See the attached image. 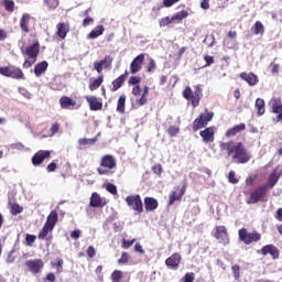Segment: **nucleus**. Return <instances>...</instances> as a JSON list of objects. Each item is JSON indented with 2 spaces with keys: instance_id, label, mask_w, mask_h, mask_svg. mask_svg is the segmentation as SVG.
I'll list each match as a JSON object with an SVG mask.
<instances>
[{
  "instance_id": "nucleus-24",
  "label": "nucleus",
  "mask_w": 282,
  "mask_h": 282,
  "mask_svg": "<svg viewBox=\"0 0 282 282\" xmlns=\"http://www.w3.org/2000/svg\"><path fill=\"white\" fill-rule=\"evenodd\" d=\"M76 100L68 96H62L59 98V107L62 109H78Z\"/></svg>"
},
{
  "instance_id": "nucleus-14",
  "label": "nucleus",
  "mask_w": 282,
  "mask_h": 282,
  "mask_svg": "<svg viewBox=\"0 0 282 282\" xmlns=\"http://www.w3.org/2000/svg\"><path fill=\"white\" fill-rule=\"evenodd\" d=\"M53 231L54 229L44 225L37 235V239L45 241L46 248L52 246V239H54V235H52Z\"/></svg>"
},
{
  "instance_id": "nucleus-61",
  "label": "nucleus",
  "mask_w": 282,
  "mask_h": 282,
  "mask_svg": "<svg viewBox=\"0 0 282 282\" xmlns=\"http://www.w3.org/2000/svg\"><path fill=\"white\" fill-rule=\"evenodd\" d=\"M204 61L206 62L204 67H210V65L215 64V57H213L210 55H205Z\"/></svg>"
},
{
  "instance_id": "nucleus-48",
  "label": "nucleus",
  "mask_w": 282,
  "mask_h": 282,
  "mask_svg": "<svg viewBox=\"0 0 282 282\" xmlns=\"http://www.w3.org/2000/svg\"><path fill=\"white\" fill-rule=\"evenodd\" d=\"M106 191L111 195H118V187L113 183H107Z\"/></svg>"
},
{
  "instance_id": "nucleus-10",
  "label": "nucleus",
  "mask_w": 282,
  "mask_h": 282,
  "mask_svg": "<svg viewBox=\"0 0 282 282\" xmlns=\"http://www.w3.org/2000/svg\"><path fill=\"white\" fill-rule=\"evenodd\" d=\"M187 184L185 183L182 187L176 186L169 195L167 206H173L175 202H182L184 195H186Z\"/></svg>"
},
{
  "instance_id": "nucleus-7",
  "label": "nucleus",
  "mask_w": 282,
  "mask_h": 282,
  "mask_svg": "<svg viewBox=\"0 0 282 282\" xmlns=\"http://www.w3.org/2000/svg\"><path fill=\"white\" fill-rule=\"evenodd\" d=\"M239 241H242L245 246H250V243H257L261 241V234L259 231L248 232L247 228H241L238 230Z\"/></svg>"
},
{
  "instance_id": "nucleus-31",
  "label": "nucleus",
  "mask_w": 282,
  "mask_h": 282,
  "mask_svg": "<svg viewBox=\"0 0 282 282\" xmlns=\"http://www.w3.org/2000/svg\"><path fill=\"white\" fill-rule=\"evenodd\" d=\"M241 131H246V123H239L234 126L232 128H229L225 135L226 138H235L238 133H241Z\"/></svg>"
},
{
  "instance_id": "nucleus-32",
  "label": "nucleus",
  "mask_w": 282,
  "mask_h": 282,
  "mask_svg": "<svg viewBox=\"0 0 282 282\" xmlns=\"http://www.w3.org/2000/svg\"><path fill=\"white\" fill-rule=\"evenodd\" d=\"M47 67H50V64L47 61L40 62L34 67V74L39 78L40 76H43L45 72H47Z\"/></svg>"
},
{
  "instance_id": "nucleus-18",
  "label": "nucleus",
  "mask_w": 282,
  "mask_h": 282,
  "mask_svg": "<svg viewBox=\"0 0 282 282\" xmlns=\"http://www.w3.org/2000/svg\"><path fill=\"white\" fill-rule=\"evenodd\" d=\"M89 206L93 208H105L107 206V198H102L100 194L94 192L90 196Z\"/></svg>"
},
{
  "instance_id": "nucleus-19",
  "label": "nucleus",
  "mask_w": 282,
  "mask_h": 282,
  "mask_svg": "<svg viewBox=\"0 0 282 282\" xmlns=\"http://www.w3.org/2000/svg\"><path fill=\"white\" fill-rule=\"evenodd\" d=\"M144 65V53L139 54L130 64V74H138Z\"/></svg>"
},
{
  "instance_id": "nucleus-47",
  "label": "nucleus",
  "mask_w": 282,
  "mask_h": 282,
  "mask_svg": "<svg viewBox=\"0 0 282 282\" xmlns=\"http://www.w3.org/2000/svg\"><path fill=\"white\" fill-rule=\"evenodd\" d=\"M156 68H158V64H155V59H153V57H150L147 66L148 74L155 72Z\"/></svg>"
},
{
  "instance_id": "nucleus-51",
  "label": "nucleus",
  "mask_w": 282,
  "mask_h": 282,
  "mask_svg": "<svg viewBox=\"0 0 282 282\" xmlns=\"http://www.w3.org/2000/svg\"><path fill=\"white\" fill-rule=\"evenodd\" d=\"M35 241H36V236L26 234V236H25L26 246L32 247V246H34Z\"/></svg>"
},
{
  "instance_id": "nucleus-55",
  "label": "nucleus",
  "mask_w": 282,
  "mask_h": 282,
  "mask_svg": "<svg viewBox=\"0 0 282 282\" xmlns=\"http://www.w3.org/2000/svg\"><path fill=\"white\" fill-rule=\"evenodd\" d=\"M140 83H142V78L140 76H132L129 78L128 80V85H140Z\"/></svg>"
},
{
  "instance_id": "nucleus-16",
  "label": "nucleus",
  "mask_w": 282,
  "mask_h": 282,
  "mask_svg": "<svg viewBox=\"0 0 282 282\" xmlns=\"http://www.w3.org/2000/svg\"><path fill=\"white\" fill-rule=\"evenodd\" d=\"M281 176H282V169L276 166L270 173V175L267 180V186L269 188H274V186H276V183L279 182V180H281Z\"/></svg>"
},
{
  "instance_id": "nucleus-46",
  "label": "nucleus",
  "mask_w": 282,
  "mask_h": 282,
  "mask_svg": "<svg viewBox=\"0 0 282 282\" xmlns=\"http://www.w3.org/2000/svg\"><path fill=\"white\" fill-rule=\"evenodd\" d=\"M171 23H175L173 17H165L159 21L160 28H166V25H171Z\"/></svg>"
},
{
  "instance_id": "nucleus-56",
  "label": "nucleus",
  "mask_w": 282,
  "mask_h": 282,
  "mask_svg": "<svg viewBox=\"0 0 282 282\" xmlns=\"http://www.w3.org/2000/svg\"><path fill=\"white\" fill-rule=\"evenodd\" d=\"M34 63H36V59L28 57V59L24 61L22 67L24 69H30V67H32Z\"/></svg>"
},
{
  "instance_id": "nucleus-59",
  "label": "nucleus",
  "mask_w": 282,
  "mask_h": 282,
  "mask_svg": "<svg viewBox=\"0 0 282 282\" xmlns=\"http://www.w3.org/2000/svg\"><path fill=\"white\" fill-rule=\"evenodd\" d=\"M46 6L48 10H56L58 8V0H47Z\"/></svg>"
},
{
  "instance_id": "nucleus-44",
  "label": "nucleus",
  "mask_w": 282,
  "mask_h": 282,
  "mask_svg": "<svg viewBox=\"0 0 282 282\" xmlns=\"http://www.w3.org/2000/svg\"><path fill=\"white\" fill-rule=\"evenodd\" d=\"M89 10L91 9H88L84 12V17H86L83 21V28H87L89 25H91V23H94V18L89 17Z\"/></svg>"
},
{
  "instance_id": "nucleus-26",
  "label": "nucleus",
  "mask_w": 282,
  "mask_h": 282,
  "mask_svg": "<svg viewBox=\"0 0 282 282\" xmlns=\"http://www.w3.org/2000/svg\"><path fill=\"white\" fill-rule=\"evenodd\" d=\"M261 254L264 257L270 254L272 259H279L280 252L279 248H276L274 245H267L261 248Z\"/></svg>"
},
{
  "instance_id": "nucleus-54",
  "label": "nucleus",
  "mask_w": 282,
  "mask_h": 282,
  "mask_svg": "<svg viewBox=\"0 0 282 282\" xmlns=\"http://www.w3.org/2000/svg\"><path fill=\"white\" fill-rule=\"evenodd\" d=\"M50 131H51V138H52L53 135H56V133H58V131H61V123H58V122L53 123V124L51 126Z\"/></svg>"
},
{
  "instance_id": "nucleus-23",
  "label": "nucleus",
  "mask_w": 282,
  "mask_h": 282,
  "mask_svg": "<svg viewBox=\"0 0 282 282\" xmlns=\"http://www.w3.org/2000/svg\"><path fill=\"white\" fill-rule=\"evenodd\" d=\"M86 102L89 105L90 111H100L102 109V100L96 96H86Z\"/></svg>"
},
{
  "instance_id": "nucleus-4",
  "label": "nucleus",
  "mask_w": 282,
  "mask_h": 282,
  "mask_svg": "<svg viewBox=\"0 0 282 282\" xmlns=\"http://www.w3.org/2000/svg\"><path fill=\"white\" fill-rule=\"evenodd\" d=\"M215 118V112L208 111L206 109L203 113H200L192 124V129L195 132L199 131V129H204L208 126V122H210Z\"/></svg>"
},
{
  "instance_id": "nucleus-1",
  "label": "nucleus",
  "mask_w": 282,
  "mask_h": 282,
  "mask_svg": "<svg viewBox=\"0 0 282 282\" xmlns=\"http://www.w3.org/2000/svg\"><path fill=\"white\" fill-rule=\"evenodd\" d=\"M219 149L220 151H226L228 158L237 160L238 164H248L250 162V153L241 142H235L232 140L228 142L220 141Z\"/></svg>"
},
{
  "instance_id": "nucleus-15",
  "label": "nucleus",
  "mask_w": 282,
  "mask_h": 282,
  "mask_svg": "<svg viewBox=\"0 0 282 282\" xmlns=\"http://www.w3.org/2000/svg\"><path fill=\"white\" fill-rule=\"evenodd\" d=\"M22 54L28 56V58H33L37 61L39 54H41V44L39 42H35L31 45H28L25 50H22Z\"/></svg>"
},
{
  "instance_id": "nucleus-29",
  "label": "nucleus",
  "mask_w": 282,
  "mask_h": 282,
  "mask_svg": "<svg viewBox=\"0 0 282 282\" xmlns=\"http://www.w3.org/2000/svg\"><path fill=\"white\" fill-rule=\"evenodd\" d=\"M30 21H32V15L30 13H23L20 19V28L25 34L30 32Z\"/></svg>"
},
{
  "instance_id": "nucleus-21",
  "label": "nucleus",
  "mask_w": 282,
  "mask_h": 282,
  "mask_svg": "<svg viewBox=\"0 0 282 282\" xmlns=\"http://www.w3.org/2000/svg\"><path fill=\"white\" fill-rule=\"evenodd\" d=\"M55 34L56 36H58L61 41H65V39H67V34H69V23L67 22L57 23Z\"/></svg>"
},
{
  "instance_id": "nucleus-9",
  "label": "nucleus",
  "mask_w": 282,
  "mask_h": 282,
  "mask_svg": "<svg viewBox=\"0 0 282 282\" xmlns=\"http://www.w3.org/2000/svg\"><path fill=\"white\" fill-rule=\"evenodd\" d=\"M213 237L223 246H228V243H230V237L228 236L226 226H216L213 230Z\"/></svg>"
},
{
  "instance_id": "nucleus-41",
  "label": "nucleus",
  "mask_w": 282,
  "mask_h": 282,
  "mask_svg": "<svg viewBox=\"0 0 282 282\" xmlns=\"http://www.w3.org/2000/svg\"><path fill=\"white\" fill-rule=\"evenodd\" d=\"M123 276H124V273H122V271L115 270L111 273L110 279H111L112 282H122Z\"/></svg>"
},
{
  "instance_id": "nucleus-57",
  "label": "nucleus",
  "mask_w": 282,
  "mask_h": 282,
  "mask_svg": "<svg viewBox=\"0 0 282 282\" xmlns=\"http://www.w3.org/2000/svg\"><path fill=\"white\" fill-rule=\"evenodd\" d=\"M56 162H58V160L51 162V163L46 166L47 173H54V171H56V169H58V164H57Z\"/></svg>"
},
{
  "instance_id": "nucleus-40",
  "label": "nucleus",
  "mask_w": 282,
  "mask_h": 282,
  "mask_svg": "<svg viewBox=\"0 0 282 282\" xmlns=\"http://www.w3.org/2000/svg\"><path fill=\"white\" fill-rule=\"evenodd\" d=\"M252 30H253V34H256V35L265 34V26H263V23H261V21H257L253 24Z\"/></svg>"
},
{
  "instance_id": "nucleus-6",
  "label": "nucleus",
  "mask_w": 282,
  "mask_h": 282,
  "mask_svg": "<svg viewBox=\"0 0 282 282\" xmlns=\"http://www.w3.org/2000/svg\"><path fill=\"white\" fill-rule=\"evenodd\" d=\"M259 202H268V186L260 185L250 193L247 204H259Z\"/></svg>"
},
{
  "instance_id": "nucleus-37",
  "label": "nucleus",
  "mask_w": 282,
  "mask_h": 282,
  "mask_svg": "<svg viewBox=\"0 0 282 282\" xmlns=\"http://www.w3.org/2000/svg\"><path fill=\"white\" fill-rule=\"evenodd\" d=\"M104 82H105V76L100 75L97 79H94L93 82L89 83L88 89L90 91H96V89H98Z\"/></svg>"
},
{
  "instance_id": "nucleus-13",
  "label": "nucleus",
  "mask_w": 282,
  "mask_h": 282,
  "mask_svg": "<svg viewBox=\"0 0 282 282\" xmlns=\"http://www.w3.org/2000/svg\"><path fill=\"white\" fill-rule=\"evenodd\" d=\"M52 156V151L39 150L31 159L33 166H41L45 160H50Z\"/></svg>"
},
{
  "instance_id": "nucleus-12",
  "label": "nucleus",
  "mask_w": 282,
  "mask_h": 282,
  "mask_svg": "<svg viewBox=\"0 0 282 282\" xmlns=\"http://www.w3.org/2000/svg\"><path fill=\"white\" fill-rule=\"evenodd\" d=\"M25 265L32 274H41L43 268H45V262L42 259L28 260Z\"/></svg>"
},
{
  "instance_id": "nucleus-63",
  "label": "nucleus",
  "mask_w": 282,
  "mask_h": 282,
  "mask_svg": "<svg viewBox=\"0 0 282 282\" xmlns=\"http://www.w3.org/2000/svg\"><path fill=\"white\" fill-rule=\"evenodd\" d=\"M63 259L57 260V262L55 263L57 274H61L63 272Z\"/></svg>"
},
{
  "instance_id": "nucleus-38",
  "label": "nucleus",
  "mask_w": 282,
  "mask_h": 282,
  "mask_svg": "<svg viewBox=\"0 0 282 282\" xmlns=\"http://www.w3.org/2000/svg\"><path fill=\"white\" fill-rule=\"evenodd\" d=\"M186 18H188V11L182 10L172 15V21H174V23H182Z\"/></svg>"
},
{
  "instance_id": "nucleus-5",
  "label": "nucleus",
  "mask_w": 282,
  "mask_h": 282,
  "mask_svg": "<svg viewBox=\"0 0 282 282\" xmlns=\"http://www.w3.org/2000/svg\"><path fill=\"white\" fill-rule=\"evenodd\" d=\"M100 166L97 169L98 175H108L109 171L116 169L118 164L116 163V156L111 154H105L101 158Z\"/></svg>"
},
{
  "instance_id": "nucleus-52",
  "label": "nucleus",
  "mask_w": 282,
  "mask_h": 282,
  "mask_svg": "<svg viewBox=\"0 0 282 282\" xmlns=\"http://www.w3.org/2000/svg\"><path fill=\"white\" fill-rule=\"evenodd\" d=\"M162 164L158 163L155 165L152 166V173H154V175H158L159 177L162 176Z\"/></svg>"
},
{
  "instance_id": "nucleus-30",
  "label": "nucleus",
  "mask_w": 282,
  "mask_h": 282,
  "mask_svg": "<svg viewBox=\"0 0 282 282\" xmlns=\"http://www.w3.org/2000/svg\"><path fill=\"white\" fill-rule=\"evenodd\" d=\"M240 78L246 80L250 87H254L259 83V77L254 73H241Z\"/></svg>"
},
{
  "instance_id": "nucleus-60",
  "label": "nucleus",
  "mask_w": 282,
  "mask_h": 282,
  "mask_svg": "<svg viewBox=\"0 0 282 282\" xmlns=\"http://www.w3.org/2000/svg\"><path fill=\"white\" fill-rule=\"evenodd\" d=\"M86 254L88 259H94V257H96V248H94V246H89L86 250Z\"/></svg>"
},
{
  "instance_id": "nucleus-58",
  "label": "nucleus",
  "mask_w": 282,
  "mask_h": 282,
  "mask_svg": "<svg viewBox=\"0 0 282 282\" xmlns=\"http://www.w3.org/2000/svg\"><path fill=\"white\" fill-rule=\"evenodd\" d=\"M204 43L207 44V47H213L215 45V36L214 35H206Z\"/></svg>"
},
{
  "instance_id": "nucleus-20",
  "label": "nucleus",
  "mask_w": 282,
  "mask_h": 282,
  "mask_svg": "<svg viewBox=\"0 0 282 282\" xmlns=\"http://www.w3.org/2000/svg\"><path fill=\"white\" fill-rule=\"evenodd\" d=\"M199 135L205 144L215 142V127L205 128L199 132Z\"/></svg>"
},
{
  "instance_id": "nucleus-43",
  "label": "nucleus",
  "mask_w": 282,
  "mask_h": 282,
  "mask_svg": "<svg viewBox=\"0 0 282 282\" xmlns=\"http://www.w3.org/2000/svg\"><path fill=\"white\" fill-rule=\"evenodd\" d=\"M95 142H98L97 138H93V139L83 138L78 140L79 147L93 145Z\"/></svg>"
},
{
  "instance_id": "nucleus-3",
  "label": "nucleus",
  "mask_w": 282,
  "mask_h": 282,
  "mask_svg": "<svg viewBox=\"0 0 282 282\" xmlns=\"http://www.w3.org/2000/svg\"><path fill=\"white\" fill-rule=\"evenodd\" d=\"M202 96L204 94L202 93V87L199 85L195 86V91L193 93V89L191 87H186L183 91V97L185 100H189L192 107H199V101L202 100Z\"/></svg>"
},
{
  "instance_id": "nucleus-39",
  "label": "nucleus",
  "mask_w": 282,
  "mask_h": 282,
  "mask_svg": "<svg viewBox=\"0 0 282 282\" xmlns=\"http://www.w3.org/2000/svg\"><path fill=\"white\" fill-rule=\"evenodd\" d=\"M9 209L13 216L21 215V213H23V207L18 203L9 202Z\"/></svg>"
},
{
  "instance_id": "nucleus-27",
  "label": "nucleus",
  "mask_w": 282,
  "mask_h": 282,
  "mask_svg": "<svg viewBox=\"0 0 282 282\" xmlns=\"http://www.w3.org/2000/svg\"><path fill=\"white\" fill-rule=\"evenodd\" d=\"M160 206V203L154 197L147 196L144 198V208L147 213H153Z\"/></svg>"
},
{
  "instance_id": "nucleus-2",
  "label": "nucleus",
  "mask_w": 282,
  "mask_h": 282,
  "mask_svg": "<svg viewBox=\"0 0 282 282\" xmlns=\"http://www.w3.org/2000/svg\"><path fill=\"white\" fill-rule=\"evenodd\" d=\"M0 76L12 78L13 80H25V74L23 73V69L14 65L1 66Z\"/></svg>"
},
{
  "instance_id": "nucleus-64",
  "label": "nucleus",
  "mask_w": 282,
  "mask_h": 282,
  "mask_svg": "<svg viewBox=\"0 0 282 282\" xmlns=\"http://www.w3.org/2000/svg\"><path fill=\"white\" fill-rule=\"evenodd\" d=\"M44 281H48V282H56V274L54 273H47L46 276L44 278Z\"/></svg>"
},
{
  "instance_id": "nucleus-22",
  "label": "nucleus",
  "mask_w": 282,
  "mask_h": 282,
  "mask_svg": "<svg viewBox=\"0 0 282 282\" xmlns=\"http://www.w3.org/2000/svg\"><path fill=\"white\" fill-rule=\"evenodd\" d=\"M113 63V57L106 55L104 59L94 63V68L96 69L97 74H102V68L107 69L109 65Z\"/></svg>"
},
{
  "instance_id": "nucleus-8",
  "label": "nucleus",
  "mask_w": 282,
  "mask_h": 282,
  "mask_svg": "<svg viewBox=\"0 0 282 282\" xmlns=\"http://www.w3.org/2000/svg\"><path fill=\"white\" fill-rule=\"evenodd\" d=\"M126 204L134 210V213H138V215L144 213V204L142 203V197L140 194L130 195L126 197Z\"/></svg>"
},
{
  "instance_id": "nucleus-53",
  "label": "nucleus",
  "mask_w": 282,
  "mask_h": 282,
  "mask_svg": "<svg viewBox=\"0 0 282 282\" xmlns=\"http://www.w3.org/2000/svg\"><path fill=\"white\" fill-rule=\"evenodd\" d=\"M228 182L230 184H239V178H237L235 171H230L228 174Z\"/></svg>"
},
{
  "instance_id": "nucleus-50",
  "label": "nucleus",
  "mask_w": 282,
  "mask_h": 282,
  "mask_svg": "<svg viewBox=\"0 0 282 282\" xmlns=\"http://www.w3.org/2000/svg\"><path fill=\"white\" fill-rule=\"evenodd\" d=\"M195 281V273L194 272H187L182 278L181 282H194Z\"/></svg>"
},
{
  "instance_id": "nucleus-28",
  "label": "nucleus",
  "mask_w": 282,
  "mask_h": 282,
  "mask_svg": "<svg viewBox=\"0 0 282 282\" xmlns=\"http://www.w3.org/2000/svg\"><path fill=\"white\" fill-rule=\"evenodd\" d=\"M56 224H58V212L52 210L46 217V223L44 224V226L54 230Z\"/></svg>"
},
{
  "instance_id": "nucleus-33",
  "label": "nucleus",
  "mask_w": 282,
  "mask_h": 282,
  "mask_svg": "<svg viewBox=\"0 0 282 282\" xmlns=\"http://www.w3.org/2000/svg\"><path fill=\"white\" fill-rule=\"evenodd\" d=\"M149 91H150L149 86H144L141 97L135 100V105L138 107H144V105H147V102H149V99H147V96H149Z\"/></svg>"
},
{
  "instance_id": "nucleus-35",
  "label": "nucleus",
  "mask_w": 282,
  "mask_h": 282,
  "mask_svg": "<svg viewBox=\"0 0 282 282\" xmlns=\"http://www.w3.org/2000/svg\"><path fill=\"white\" fill-rule=\"evenodd\" d=\"M127 95H120L118 101H117V108L116 111L118 113H124L127 108Z\"/></svg>"
},
{
  "instance_id": "nucleus-17",
  "label": "nucleus",
  "mask_w": 282,
  "mask_h": 282,
  "mask_svg": "<svg viewBox=\"0 0 282 282\" xmlns=\"http://www.w3.org/2000/svg\"><path fill=\"white\" fill-rule=\"evenodd\" d=\"M182 263V254L175 252L165 260V265L169 270H177Z\"/></svg>"
},
{
  "instance_id": "nucleus-49",
  "label": "nucleus",
  "mask_w": 282,
  "mask_h": 282,
  "mask_svg": "<svg viewBox=\"0 0 282 282\" xmlns=\"http://www.w3.org/2000/svg\"><path fill=\"white\" fill-rule=\"evenodd\" d=\"M231 270H232L234 279L236 281H239L241 267H239V264H235L231 267Z\"/></svg>"
},
{
  "instance_id": "nucleus-11",
  "label": "nucleus",
  "mask_w": 282,
  "mask_h": 282,
  "mask_svg": "<svg viewBox=\"0 0 282 282\" xmlns=\"http://www.w3.org/2000/svg\"><path fill=\"white\" fill-rule=\"evenodd\" d=\"M272 113H276V122H282V101L280 97H273L269 101Z\"/></svg>"
},
{
  "instance_id": "nucleus-36",
  "label": "nucleus",
  "mask_w": 282,
  "mask_h": 282,
  "mask_svg": "<svg viewBox=\"0 0 282 282\" xmlns=\"http://www.w3.org/2000/svg\"><path fill=\"white\" fill-rule=\"evenodd\" d=\"M254 107L257 109L258 116H263L265 113V100H263L261 98H257Z\"/></svg>"
},
{
  "instance_id": "nucleus-34",
  "label": "nucleus",
  "mask_w": 282,
  "mask_h": 282,
  "mask_svg": "<svg viewBox=\"0 0 282 282\" xmlns=\"http://www.w3.org/2000/svg\"><path fill=\"white\" fill-rule=\"evenodd\" d=\"M102 34H105V26L102 25H97L95 29H93L88 35L87 39H98V36H102Z\"/></svg>"
},
{
  "instance_id": "nucleus-62",
  "label": "nucleus",
  "mask_w": 282,
  "mask_h": 282,
  "mask_svg": "<svg viewBox=\"0 0 282 282\" xmlns=\"http://www.w3.org/2000/svg\"><path fill=\"white\" fill-rule=\"evenodd\" d=\"M118 263L120 265L124 263H129V253L128 252H122L121 258L118 260Z\"/></svg>"
},
{
  "instance_id": "nucleus-42",
  "label": "nucleus",
  "mask_w": 282,
  "mask_h": 282,
  "mask_svg": "<svg viewBox=\"0 0 282 282\" xmlns=\"http://www.w3.org/2000/svg\"><path fill=\"white\" fill-rule=\"evenodd\" d=\"M2 6L7 12H14V0H3Z\"/></svg>"
},
{
  "instance_id": "nucleus-45",
  "label": "nucleus",
  "mask_w": 282,
  "mask_h": 282,
  "mask_svg": "<svg viewBox=\"0 0 282 282\" xmlns=\"http://www.w3.org/2000/svg\"><path fill=\"white\" fill-rule=\"evenodd\" d=\"M166 132H167V135L170 138H175L180 133V127H177V126H170L167 128Z\"/></svg>"
},
{
  "instance_id": "nucleus-25",
  "label": "nucleus",
  "mask_w": 282,
  "mask_h": 282,
  "mask_svg": "<svg viewBox=\"0 0 282 282\" xmlns=\"http://www.w3.org/2000/svg\"><path fill=\"white\" fill-rule=\"evenodd\" d=\"M128 77L129 72L126 70L122 75L112 80L110 91H118V89H120L122 85H124Z\"/></svg>"
}]
</instances>
